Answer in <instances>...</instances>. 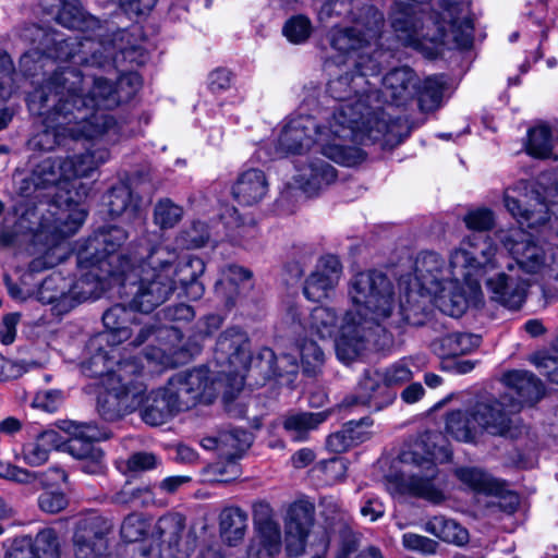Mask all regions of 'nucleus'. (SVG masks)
Wrapping results in <instances>:
<instances>
[{"label": "nucleus", "mask_w": 558, "mask_h": 558, "mask_svg": "<svg viewBox=\"0 0 558 558\" xmlns=\"http://www.w3.org/2000/svg\"><path fill=\"white\" fill-rule=\"evenodd\" d=\"M496 252L497 247L488 236L472 234L451 253L449 269H444L437 253L420 254L414 274L401 276L398 281V303L393 286L385 275L377 271L355 275L349 283L353 308L345 313L335 341L339 360L353 361L374 333L385 330L383 325L397 308L404 319H409L408 311L423 308L426 296L452 317L461 316L471 305H481L480 278L487 267L495 266Z\"/></svg>", "instance_id": "1"}, {"label": "nucleus", "mask_w": 558, "mask_h": 558, "mask_svg": "<svg viewBox=\"0 0 558 558\" xmlns=\"http://www.w3.org/2000/svg\"><path fill=\"white\" fill-rule=\"evenodd\" d=\"M143 44L142 29L137 25L118 31L108 40L84 38L77 43L71 39L58 43L60 52L57 57L71 60V65L60 69L74 71L83 77L84 83L77 86L78 97L88 104L90 116L100 128H105V134L116 129V122L107 111L131 99L141 88L142 78L137 73L129 72L114 84L95 70L114 69L123 61L144 64L148 54Z\"/></svg>", "instance_id": "2"}, {"label": "nucleus", "mask_w": 558, "mask_h": 558, "mask_svg": "<svg viewBox=\"0 0 558 558\" xmlns=\"http://www.w3.org/2000/svg\"><path fill=\"white\" fill-rule=\"evenodd\" d=\"M386 47L376 49H361L349 56L341 57L335 52L332 62L337 64L347 63L352 60L356 74L345 73L337 78L330 80L327 92L341 104L332 112L345 107L347 120L354 119L353 143L359 145L365 141L379 143L383 148H391L401 143V124L392 120L379 106L376 92L372 87L379 82L378 74L381 71L380 58Z\"/></svg>", "instance_id": "3"}, {"label": "nucleus", "mask_w": 558, "mask_h": 558, "mask_svg": "<svg viewBox=\"0 0 558 558\" xmlns=\"http://www.w3.org/2000/svg\"><path fill=\"white\" fill-rule=\"evenodd\" d=\"M83 77L71 70L60 68L43 86L28 95L29 111L43 118L45 130L36 134L31 144L34 148L51 150L66 140H94L105 135L90 116V108L81 100L77 86Z\"/></svg>", "instance_id": "4"}, {"label": "nucleus", "mask_w": 558, "mask_h": 558, "mask_svg": "<svg viewBox=\"0 0 558 558\" xmlns=\"http://www.w3.org/2000/svg\"><path fill=\"white\" fill-rule=\"evenodd\" d=\"M345 107L323 122L310 116L286 120L274 142L271 158L302 155L312 148L336 163L353 167L365 160L364 150L353 143L354 119L347 120Z\"/></svg>", "instance_id": "5"}, {"label": "nucleus", "mask_w": 558, "mask_h": 558, "mask_svg": "<svg viewBox=\"0 0 558 558\" xmlns=\"http://www.w3.org/2000/svg\"><path fill=\"white\" fill-rule=\"evenodd\" d=\"M333 17H344L350 26L336 25L327 33L333 52L341 57L361 49L386 47L389 39L385 32V17L373 4H352L349 0H327L318 12V20L328 23Z\"/></svg>", "instance_id": "6"}, {"label": "nucleus", "mask_w": 558, "mask_h": 558, "mask_svg": "<svg viewBox=\"0 0 558 558\" xmlns=\"http://www.w3.org/2000/svg\"><path fill=\"white\" fill-rule=\"evenodd\" d=\"M105 331L93 337L88 342L90 357L82 364V372L89 377H98L100 384L109 375L119 374V365L138 362L137 359L116 362V347L131 340L130 344H143L154 332L150 323L136 320L131 311L122 305H114L102 315Z\"/></svg>", "instance_id": "7"}, {"label": "nucleus", "mask_w": 558, "mask_h": 558, "mask_svg": "<svg viewBox=\"0 0 558 558\" xmlns=\"http://www.w3.org/2000/svg\"><path fill=\"white\" fill-rule=\"evenodd\" d=\"M436 453L422 452L416 445L413 450L401 456V473L387 482V490L392 495H409L439 505L447 498L445 483L439 478Z\"/></svg>", "instance_id": "8"}, {"label": "nucleus", "mask_w": 558, "mask_h": 558, "mask_svg": "<svg viewBox=\"0 0 558 558\" xmlns=\"http://www.w3.org/2000/svg\"><path fill=\"white\" fill-rule=\"evenodd\" d=\"M114 278L130 287L132 308L150 313L165 303L175 290V280L168 278L162 266L151 262L150 248L134 257V263Z\"/></svg>", "instance_id": "9"}, {"label": "nucleus", "mask_w": 558, "mask_h": 558, "mask_svg": "<svg viewBox=\"0 0 558 558\" xmlns=\"http://www.w3.org/2000/svg\"><path fill=\"white\" fill-rule=\"evenodd\" d=\"M109 159V151L107 149H97L95 151H87L85 154L75 155L71 158L63 159L64 171L66 179H69L70 187L75 189V196L63 195L56 193L54 196L66 205L62 209L54 221V230L60 238H66L74 234L83 225L86 218V210L78 206L82 198L86 197L89 187L78 183L76 180L86 178L102 163Z\"/></svg>", "instance_id": "10"}, {"label": "nucleus", "mask_w": 558, "mask_h": 558, "mask_svg": "<svg viewBox=\"0 0 558 558\" xmlns=\"http://www.w3.org/2000/svg\"><path fill=\"white\" fill-rule=\"evenodd\" d=\"M511 420L495 399H482L466 410H457L446 416V432L460 441H473L481 430L496 436L509 433Z\"/></svg>", "instance_id": "11"}, {"label": "nucleus", "mask_w": 558, "mask_h": 558, "mask_svg": "<svg viewBox=\"0 0 558 558\" xmlns=\"http://www.w3.org/2000/svg\"><path fill=\"white\" fill-rule=\"evenodd\" d=\"M143 365L129 362L119 365V374H109L102 379L97 398V409L106 421H116L132 412L138 404L142 383L138 377Z\"/></svg>", "instance_id": "12"}, {"label": "nucleus", "mask_w": 558, "mask_h": 558, "mask_svg": "<svg viewBox=\"0 0 558 558\" xmlns=\"http://www.w3.org/2000/svg\"><path fill=\"white\" fill-rule=\"evenodd\" d=\"M499 238L520 270L545 281L558 280V247L541 243L521 229L501 232Z\"/></svg>", "instance_id": "13"}, {"label": "nucleus", "mask_w": 558, "mask_h": 558, "mask_svg": "<svg viewBox=\"0 0 558 558\" xmlns=\"http://www.w3.org/2000/svg\"><path fill=\"white\" fill-rule=\"evenodd\" d=\"M215 361L219 367L216 374L226 378L230 392H238L244 386V377L253 359L250 338L242 328H227L218 338Z\"/></svg>", "instance_id": "14"}, {"label": "nucleus", "mask_w": 558, "mask_h": 558, "mask_svg": "<svg viewBox=\"0 0 558 558\" xmlns=\"http://www.w3.org/2000/svg\"><path fill=\"white\" fill-rule=\"evenodd\" d=\"M167 387L182 411L202 401L210 403L221 388L226 389L225 393L230 398L234 393L230 392V387L222 375L217 374V377H214L206 367L178 373L168 380Z\"/></svg>", "instance_id": "15"}, {"label": "nucleus", "mask_w": 558, "mask_h": 558, "mask_svg": "<svg viewBox=\"0 0 558 558\" xmlns=\"http://www.w3.org/2000/svg\"><path fill=\"white\" fill-rule=\"evenodd\" d=\"M126 239V232L118 227L101 231L87 240L85 248L78 253V260L89 262L92 266H98L100 270L114 278L121 269H126L134 263L135 256L150 248L141 246L130 256L117 255V250Z\"/></svg>", "instance_id": "16"}, {"label": "nucleus", "mask_w": 558, "mask_h": 558, "mask_svg": "<svg viewBox=\"0 0 558 558\" xmlns=\"http://www.w3.org/2000/svg\"><path fill=\"white\" fill-rule=\"evenodd\" d=\"M151 262L162 266L168 278L175 280V289L181 287L190 300H198L204 293L203 284L197 280L204 272V262L198 257L186 256L177 262L174 250L163 245L150 246Z\"/></svg>", "instance_id": "17"}, {"label": "nucleus", "mask_w": 558, "mask_h": 558, "mask_svg": "<svg viewBox=\"0 0 558 558\" xmlns=\"http://www.w3.org/2000/svg\"><path fill=\"white\" fill-rule=\"evenodd\" d=\"M253 535L248 542L247 558H277L282 550L281 525L274 509L266 501H256L252 507Z\"/></svg>", "instance_id": "18"}, {"label": "nucleus", "mask_w": 558, "mask_h": 558, "mask_svg": "<svg viewBox=\"0 0 558 558\" xmlns=\"http://www.w3.org/2000/svg\"><path fill=\"white\" fill-rule=\"evenodd\" d=\"M411 359H402L388 367L383 375H366L360 384V393L350 404H364L380 410L392 401L388 386L400 385L412 378Z\"/></svg>", "instance_id": "19"}, {"label": "nucleus", "mask_w": 558, "mask_h": 558, "mask_svg": "<svg viewBox=\"0 0 558 558\" xmlns=\"http://www.w3.org/2000/svg\"><path fill=\"white\" fill-rule=\"evenodd\" d=\"M53 189L64 191L66 196L72 195L63 159L49 156L35 166L29 178L22 181L20 194L26 198H40L49 196L46 191Z\"/></svg>", "instance_id": "20"}, {"label": "nucleus", "mask_w": 558, "mask_h": 558, "mask_svg": "<svg viewBox=\"0 0 558 558\" xmlns=\"http://www.w3.org/2000/svg\"><path fill=\"white\" fill-rule=\"evenodd\" d=\"M92 292V289L71 291V279L53 272L40 283L35 295L40 303L51 305L54 314L63 315L84 302Z\"/></svg>", "instance_id": "21"}, {"label": "nucleus", "mask_w": 558, "mask_h": 558, "mask_svg": "<svg viewBox=\"0 0 558 558\" xmlns=\"http://www.w3.org/2000/svg\"><path fill=\"white\" fill-rule=\"evenodd\" d=\"M313 521L311 504L298 501L290 506L284 522L286 550L289 556H299L304 551Z\"/></svg>", "instance_id": "22"}, {"label": "nucleus", "mask_w": 558, "mask_h": 558, "mask_svg": "<svg viewBox=\"0 0 558 558\" xmlns=\"http://www.w3.org/2000/svg\"><path fill=\"white\" fill-rule=\"evenodd\" d=\"M504 383L508 387V395L513 398L517 395V401L509 405V410L506 409V403L499 401L502 404V410L508 414L519 409L523 404H532L538 401L544 395V387L539 379H537L532 373L527 371H512L504 375Z\"/></svg>", "instance_id": "23"}, {"label": "nucleus", "mask_w": 558, "mask_h": 558, "mask_svg": "<svg viewBox=\"0 0 558 558\" xmlns=\"http://www.w3.org/2000/svg\"><path fill=\"white\" fill-rule=\"evenodd\" d=\"M504 201L507 210L521 227L525 226L533 229L544 225L549 219L548 206L537 194L530 197L524 195L523 199H519L511 195V191L507 189Z\"/></svg>", "instance_id": "24"}, {"label": "nucleus", "mask_w": 558, "mask_h": 558, "mask_svg": "<svg viewBox=\"0 0 558 558\" xmlns=\"http://www.w3.org/2000/svg\"><path fill=\"white\" fill-rule=\"evenodd\" d=\"M529 282L505 272L487 280V289L493 301L509 310H518L525 301Z\"/></svg>", "instance_id": "25"}, {"label": "nucleus", "mask_w": 558, "mask_h": 558, "mask_svg": "<svg viewBox=\"0 0 558 558\" xmlns=\"http://www.w3.org/2000/svg\"><path fill=\"white\" fill-rule=\"evenodd\" d=\"M381 83L385 100L395 106H405L416 95L417 77L410 68L393 69L385 75Z\"/></svg>", "instance_id": "26"}, {"label": "nucleus", "mask_w": 558, "mask_h": 558, "mask_svg": "<svg viewBox=\"0 0 558 558\" xmlns=\"http://www.w3.org/2000/svg\"><path fill=\"white\" fill-rule=\"evenodd\" d=\"M181 411L167 385L163 388L150 391L142 400V420L151 426L165 424L171 416Z\"/></svg>", "instance_id": "27"}, {"label": "nucleus", "mask_w": 558, "mask_h": 558, "mask_svg": "<svg viewBox=\"0 0 558 558\" xmlns=\"http://www.w3.org/2000/svg\"><path fill=\"white\" fill-rule=\"evenodd\" d=\"M336 178V169L319 158L310 157L298 167L296 182L307 194H314L328 186Z\"/></svg>", "instance_id": "28"}, {"label": "nucleus", "mask_w": 558, "mask_h": 558, "mask_svg": "<svg viewBox=\"0 0 558 558\" xmlns=\"http://www.w3.org/2000/svg\"><path fill=\"white\" fill-rule=\"evenodd\" d=\"M140 203L141 198L125 183L114 185L106 196L109 215L123 217L129 222L141 219Z\"/></svg>", "instance_id": "29"}, {"label": "nucleus", "mask_w": 558, "mask_h": 558, "mask_svg": "<svg viewBox=\"0 0 558 558\" xmlns=\"http://www.w3.org/2000/svg\"><path fill=\"white\" fill-rule=\"evenodd\" d=\"M268 192V181L259 169L242 172L233 186V195L240 204L251 206L260 202Z\"/></svg>", "instance_id": "30"}, {"label": "nucleus", "mask_w": 558, "mask_h": 558, "mask_svg": "<svg viewBox=\"0 0 558 558\" xmlns=\"http://www.w3.org/2000/svg\"><path fill=\"white\" fill-rule=\"evenodd\" d=\"M252 272L236 265H229L221 270V277L215 286L216 294L226 303L233 304L241 291L250 290Z\"/></svg>", "instance_id": "31"}, {"label": "nucleus", "mask_w": 558, "mask_h": 558, "mask_svg": "<svg viewBox=\"0 0 558 558\" xmlns=\"http://www.w3.org/2000/svg\"><path fill=\"white\" fill-rule=\"evenodd\" d=\"M62 444L63 439L57 430H44L23 446V460L31 466L43 465L48 461L50 451L58 449Z\"/></svg>", "instance_id": "32"}, {"label": "nucleus", "mask_w": 558, "mask_h": 558, "mask_svg": "<svg viewBox=\"0 0 558 558\" xmlns=\"http://www.w3.org/2000/svg\"><path fill=\"white\" fill-rule=\"evenodd\" d=\"M481 343V338L468 332H452L432 343V350L441 359L469 354Z\"/></svg>", "instance_id": "33"}, {"label": "nucleus", "mask_w": 558, "mask_h": 558, "mask_svg": "<svg viewBox=\"0 0 558 558\" xmlns=\"http://www.w3.org/2000/svg\"><path fill=\"white\" fill-rule=\"evenodd\" d=\"M247 513L239 507L225 508L219 517L220 535L229 546L241 543L247 530Z\"/></svg>", "instance_id": "34"}, {"label": "nucleus", "mask_w": 558, "mask_h": 558, "mask_svg": "<svg viewBox=\"0 0 558 558\" xmlns=\"http://www.w3.org/2000/svg\"><path fill=\"white\" fill-rule=\"evenodd\" d=\"M424 531L442 542L463 546L469 542V532L457 521L445 515H435L424 524Z\"/></svg>", "instance_id": "35"}, {"label": "nucleus", "mask_w": 558, "mask_h": 558, "mask_svg": "<svg viewBox=\"0 0 558 558\" xmlns=\"http://www.w3.org/2000/svg\"><path fill=\"white\" fill-rule=\"evenodd\" d=\"M60 428L73 437L69 445V450L72 454H75L77 447L82 446V442H85L82 448L84 450L90 442L109 438L108 430L94 423L68 421L63 422Z\"/></svg>", "instance_id": "36"}, {"label": "nucleus", "mask_w": 558, "mask_h": 558, "mask_svg": "<svg viewBox=\"0 0 558 558\" xmlns=\"http://www.w3.org/2000/svg\"><path fill=\"white\" fill-rule=\"evenodd\" d=\"M43 3L60 5L57 14L58 22L68 28L84 29L85 27L94 26L97 20L87 16L78 0H68L61 2L60 0H41Z\"/></svg>", "instance_id": "37"}, {"label": "nucleus", "mask_w": 558, "mask_h": 558, "mask_svg": "<svg viewBox=\"0 0 558 558\" xmlns=\"http://www.w3.org/2000/svg\"><path fill=\"white\" fill-rule=\"evenodd\" d=\"M327 417L328 412L294 413L286 417L283 427L291 435L293 440L303 441L307 438L308 433L316 429Z\"/></svg>", "instance_id": "38"}, {"label": "nucleus", "mask_w": 558, "mask_h": 558, "mask_svg": "<svg viewBox=\"0 0 558 558\" xmlns=\"http://www.w3.org/2000/svg\"><path fill=\"white\" fill-rule=\"evenodd\" d=\"M457 478L468 488L476 493L493 494L498 486L494 478L480 468L462 466L454 470Z\"/></svg>", "instance_id": "39"}, {"label": "nucleus", "mask_w": 558, "mask_h": 558, "mask_svg": "<svg viewBox=\"0 0 558 558\" xmlns=\"http://www.w3.org/2000/svg\"><path fill=\"white\" fill-rule=\"evenodd\" d=\"M252 444V435L244 429H230L220 433V457L238 459Z\"/></svg>", "instance_id": "40"}, {"label": "nucleus", "mask_w": 558, "mask_h": 558, "mask_svg": "<svg viewBox=\"0 0 558 558\" xmlns=\"http://www.w3.org/2000/svg\"><path fill=\"white\" fill-rule=\"evenodd\" d=\"M336 322L337 316L333 310L324 306L315 307L306 322L305 330L322 339L330 338L335 333Z\"/></svg>", "instance_id": "41"}, {"label": "nucleus", "mask_w": 558, "mask_h": 558, "mask_svg": "<svg viewBox=\"0 0 558 558\" xmlns=\"http://www.w3.org/2000/svg\"><path fill=\"white\" fill-rule=\"evenodd\" d=\"M111 501L120 506L147 507L154 504L155 496L147 485L132 486L128 483L111 497Z\"/></svg>", "instance_id": "42"}, {"label": "nucleus", "mask_w": 558, "mask_h": 558, "mask_svg": "<svg viewBox=\"0 0 558 558\" xmlns=\"http://www.w3.org/2000/svg\"><path fill=\"white\" fill-rule=\"evenodd\" d=\"M445 83L441 77H427L420 89L416 88L418 107L428 112L437 109L442 99Z\"/></svg>", "instance_id": "43"}, {"label": "nucleus", "mask_w": 558, "mask_h": 558, "mask_svg": "<svg viewBox=\"0 0 558 558\" xmlns=\"http://www.w3.org/2000/svg\"><path fill=\"white\" fill-rule=\"evenodd\" d=\"M551 133L548 126L538 125L529 131L526 150L531 156L536 158H549L551 156Z\"/></svg>", "instance_id": "44"}, {"label": "nucleus", "mask_w": 558, "mask_h": 558, "mask_svg": "<svg viewBox=\"0 0 558 558\" xmlns=\"http://www.w3.org/2000/svg\"><path fill=\"white\" fill-rule=\"evenodd\" d=\"M313 25L311 20L303 15H293L282 26V34L293 45L304 44L312 35Z\"/></svg>", "instance_id": "45"}, {"label": "nucleus", "mask_w": 558, "mask_h": 558, "mask_svg": "<svg viewBox=\"0 0 558 558\" xmlns=\"http://www.w3.org/2000/svg\"><path fill=\"white\" fill-rule=\"evenodd\" d=\"M299 353L304 373L316 375L325 361L323 349L312 340H304L299 345Z\"/></svg>", "instance_id": "46"}, {"label": "nucleus", "mask_w": 558, "mask_h": 558, "mask_svg": "<svg viewBox=\"0 0 558 558\" xmlns=\"http://www.w3.org/2000/svg\"><path fill=\"white\" fill-rule=\"evenodd\" d=\"M311 275L322 279L327 286L335 289L342 275V265L337 256L326 255L319 258L315 270Z\"/></svg>", "instance_id": "47"}, {"label": "nucleus", "mask_w": 558, "mask_h": 558, "mask_svg": "<svg viewBox=\"0 0 558 558\" xmlns=\"http://www.w3.org/2000/svg\"><path fill=\"white\" fill-rule=\"evenodd\" d=\"M183 209L170 199H160L154 209V222L161 229L173 228L182 218Z\"/></svg>", "instance_id": "48"}, {"label": "nucleus", "mask_w": 558, "mask_h": 558, "mask_svg": "<svg viewBox=\"0 0 558 558\" xmlns=\"http://www.w3.org/2000/svg\"><path fill=\"white\" fill-rule=\"evenodd\" d=\"M35 558H60L57 533L52 529L41 530L33 541Z\"/></svg>", "instance_id": "49"}, {"label": "nucleus", "mask_w": 558, "mask_h": 558, "mask_svg": "<svg viewBox=\"0 0 558 558\" xmlns=\"http://www.w3.org/2000/svg\"><path fill=\"white\" fill-rule=\"evenodd\" d=\"M149 522L141 513H130L121 524L120 533L126 542L142 539L149 530Z\"/></svg>", "instance_id": "50"}, {"label": "nucleus", "mask_w": 558, "mask_h": 558, "mask_svg": "<svg viewBox=\"0 0 558 558\" xmlns=\"http://www.w3.org/2000/svg\"><path fill=\"white\" fill-rule=\"evenodd\" d=\"M66 247L62 242H56L49 246L43 256L35 258L29 264L31 271H40L45 268L53 267L65 258Z\"/></svg>", "instance_id": "51"}, {"label": "nucleus", "mask_w": 558, "mask_h": 558, "mask_svg": "<svg viewBox=\"0 0 558 558\" xmlns=\"http://www.w3.org/2000/svg\"><path fill=\"white\" fill-rule=\"evenodd\" d=\"M0 477L19 484H33L38 475L10 462L0 461Z\"/></svg>", "instance_id": "52"}, {"label": "nucleus", "mask_w": 558, "mask_h": 558, "mask_svg": "<svg viewBox=\"0 0 558 558\" xmlns=\"http://www.w3.org/2000/svg\"><path fill=\"white\" fill-rule=\"evenodd\" d=\"M318 470L324 474L327 484H335L345 477L348 465L341 458H332L318 463Z\"/></svg>", "instance_id": "53"}, {"label": "nucleus", "mask_w": 558, "mask_h": 558, "mask_svg": "<svg viewBox=\"0 0 558 558\" xmlns=\"http://www.w3.org/2000/svg\"><path fill=\"white\" fill-rule=\"evenodd\" d=\"M209 466L208 471L214 475V481L218 483H229L236 480L241 474V468L234 459H225Z\"/></svg>", "instance_id": "54"}, {"label": "nucleus", "mask_w": 558, "mask_h": 558, "mask_svg": "<svg viewBox=\"0 0 558 558\" xmlns=\"http://www.w3.org/2000/svg\"><path fill=\"white\" fill-rule=\"evenodd\" d=\"M258 359L260 361H265L267 363V368L265 369V373L268 376H282L286 362H289L290 357L288 355H283L279 359L275 356V353L271 349L264 348L258 353ZM292 369L290 373H293L296 368L295 363H291ZM289 373V371H287Z\"/></svg>", "instance_id": "55"}, {"label": "nucleus", "mask_w": 558, "mask_h": 558, "mask_svg": "<svg viewBox=\"0 0 558 558\" xmlns=\"http://www.w3.org/2000/svg\"><path fill=\"white\" fill-rule=\"evenodd\" d=\"M466 227L474 231H486L494 226V214L486 208H477L469 211L463 218Z\"/></svg>", "instance_id": "56"}, {"label": "nucleus", "mask_w": 558, "mask_h": 558, "mask_svg": "<svg viewBox=\"0 0 558 558\" xmlns=\"http://www.w3.org/2000/svg\"><path fill=\"white\" fill-rule=\"evenodd\" d=\"M402 545L405 549L421 554H434L437 549V542L416 533H404L402 535Z\"/></svg>", "instance_id": "57"}, {"label": "nucleus", "mask_w": 558, "mask_h": 558, "mask_svg": "<svg viewBox=\"0 0 558 558\" xmlns=\"http://www.w3.org/2000/svg\"><path fill=\"white\" fill-rule=\"evenodd\" d=\"M63 397L59 390L39 391L33 399V407L48 413L56 412L62 404Z\"/></svg>", "instance_id": "58"}, {"label": "nucleus", "mask_w": 558, "mask_h": 558, "mask_svg": "<svg viewBox=\"0 0 558 558\" xmlns=\"http://www.w3.org/2000/svg\"><path fill=\"white\" fill-rule=\"evenodd\" d=\"M38 506L47 513H58L66 508L68 498L61 492H44L38 498Z\"/></svg>", "instance_id": "59"}, {"label": "nucleus", "mask_w": 558, "mask_h": 558, "mask_svg": "<svg viewBox=\"0 0 558 558\" xmlns=\"http://www.w3.org/2000/svg\"><path fill=\"white\" fill-rule=\"evenodd\" d=\"M332 290L333 289L330 286H327L325 281L310 275L305 280L303 292L307 300L319 302L323 299H326Z\"/></svg>", "instance_id": "60"}, {"label": "nucleus", "mask_w": 558, "mask_h": 558, "mask_svg": "<svg viewBox=\"0 0 558 558\" xmlns=\"http://www.w3.org/2000/svg\"><path fill=\"white\" fill-rule=\"evenodd\" d=\"M74 456L83 460L88 458L92 459L90 462H84L82 464V470L86 473L97 474L100 473L104 469L102 452L92 445L86 446V448L78 453L75 452Z\"/></svg>", "instance_id": "61"}, {"label": "nucleus", "mask_w": 558, "mask_h": 558, "mask_svg": "<svg viewBox=\"0 0 558 558\" xmlns=\"http://www.w3.org/2000/svg\"><path fill=\"white\" fill-rule=\"evenodd\" d=\"M372 422L369 418L364 417L357 422H349L343 427L345 428V433L350 436V440H352V445L356 446L359 444H362L366 441L369 436L371 432L368 428L371 427Z\"/></svg>", "instance_id": "62"}, {"label": "nucleus", "mask_w": 558, "mask_h": 558, "mask_svg": "<svg viewBox=\"0 0 558 558\" xmlns=\"http://www.w3.org/2000/svg\"><path fill=\"white\" fill-rule=\"evenodd\" d=\"M185 242L190 247H201L209 239L207 225L204 222H194L185 232Z\"/></svg>", "instance_id": "63"}, {"label": "nucleus", "mask_w": 558, "mask_h": 558, "mask_svg": "<svg viewBox=\"0 0 558 558\" xmlns=\"http://www.w3.org/2000/svg\"><path fill=\"white\" fill-rule=\"evenodd\" d=\"M8 558H35L32 538L28 536L15 538L8 553Z\"/></svg>", "instance_id": "64"}]
</instances>
